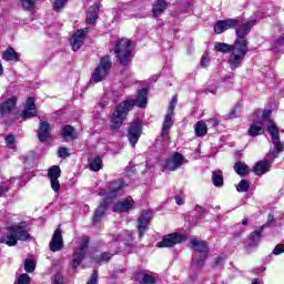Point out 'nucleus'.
<instances>
[{"label": "nucleus", "instance_id": "f257e3e1", "mask_svg": "<svg viewBox=\"0 0 284 284\" xmlns=\"http://www.w3.org/2000/svg\"><path fill=\"white\" fill-rule=\"evenodd\" d=\"M256 26V20L241 21L237 19V23L235 26V34L236 39L234 41L233 52L231 58L229 59L230 68L236 70L241 63H243V59L248 52L247 39L246 37L250 34L253 27Z\"/></svg>", "mask_w": 284, "mask_h": 284}, {"label": "nucleus", "instance_id": "f03ea898", "mask_svg": "<svg viewBox=\"0 0 284 284\" xmlns=\"http://www.w3.org/2000/svg\"><path fill=\"white\" fill-rule=\"evenodd\" d=\"M136 105L138 108H145L148 105V89H142L138 92V95L131 100H124L120 103L111 115L112 130H119L123 125V121L128 116L130 110Z\"/></svg>", "mask_w": 284, "mask_h": 284}, {"label": "nucleus", "instance_id": "7ed1b4c3", "mask_svg": "<svg viewBox=\"0 0 284 284\" xmlns=\"http://www.w3.org/2000/svg\"><path fill=\"white\" fill-rule=\"evenodd\" d=\"M108 190L109 192H105L104 189L98 191V196H105V199L100 203L93 215V225H97V223L103 219V214H105L110 201H114V199H119V196L125 194V191H123V182L121 180L110 182L108 184Z\"/></svg>", "mask_w": 284, "mask_h": 284}, {"label": "nucleus", "instance_id": "20e7f679", "mask_svg": "<svg viewBox=\"0 0 284 284\" xmlns=\"http://www.w3.org/2000/svg\"><path fill=\"white\" fill-rule=\"evenodd\" d=\"M7 230L8 234L0 236V243L9 247H14L18 241L30 240V233L28 232V227H26V223L8 226Z\"/></svg>", "mask_w": 284, "mask_h": 284}, {"label": "nucleus", "instance_id": "39448f33", "mask_svg": "<svg viewBox=\"0 0 284 284\" xmlns=\"http://www.w3.org/2000/svg\"><path fill=\"white\" fill-rule=\"evenodd\" d=\"M270 114H272L271 110H266L263 112V121H267V132L271 134L273 150L270 152V156L272 159H276L281 152L284 150V143L281 141V136L278 135V128L274 121L268 120Z\"/></svg>", "mask_w": 284, "mask_h": 284}, {"label": "nucleus", "instance_id": "423d86ee", "mask_svg": "<svg viewBox=\"0 0 284 284\" xmlns=\"http://www.w3.org/2000/svg\"><path fill=\"white\" fill-rule=\"evenodd\" d=\"M191 247L194 252L193 265L195 267H203L205 265V261L207 260V252H210L207 243L196 237H193L191 240Z\"/></svg>", "mask_w": 284, "mask_h": 284}, {"label": "nucleus", "instance_id": "0eeeda50", "mask_svg": "<svg viewBox=\"0 0 284 284\" xmlns=\"http://www.w3.org/2000/svg\"><path fill=\"white\" fill-rule=\"evenodd\" d=\"M115 57L120 65H130L132 61V41L128 39L116 40Z\"/></svg>", "mask_w": 284, "mask_h": 284}, {"label": "nucleus", "instance_id": "6e6552de", "mask_svg": "<svg viewBox=\"0 0 284 284\" xmlns=\"http://www.w3.org/2000/svg\"><path fill=\"white\" fill-rule=\"evenodd\" d=\"M110 68H112V61L110 60V57H102L99 64L91 74V81L93 83H101V81H103V79L110 74Z\"/></svg>", "mask_w": 284, "mask_h": 284}, {"label": "nucleus", "instance_id": "1a4fd4ad", "mask_svg": "<svg viewBox=\"0 0 284 284\" xmlns=\"http://www.w3.org/2000/svg\"><path fill=\"white\" fill-rule=\"evenodd\" d=\"M176 103H179V97L173 95L162 125V136H168V134H170V128L173 125L172 116H174V108H176Z\"/></svg>", "mask_w": 284, "mask_h": 284}, {"label": "nucleus", "instance_id": "9d476101", "mask_svg": "<svg viewBox=\"0 0 284 284\" xmlns=\"http://www.w3.org/2000/svg\"><path fill=\"white\" fill-rule=\"evenodd\" d=\"M141 134H143V126L141 125V122L133 121L128 130V140L132 148H135L136 143H139Z\"/></svg>", "mask_w": 284, "mask_h": 284}, {"label": "nucleus", "instance_id": "9b49d317", "mask_svg": "<svg viewBox=\"0 0 284 284\" xmlns=\"http://www.w3.org/2000/svg\"><path fill=\"white\" fill-rule=\"evenodd\" d=\"M90 243V239L88 236H82L80 241V247L73 254L72 267L77 268L81 265V261L85 256V252L88 250V244Z\"/></svg>", "mask_w": 284, "mask_h": 284}, {"label": "nucleus", "instance_id": "f8f14e48", "mask_svg": "<svg viewBox=\"0 0 284 284\" xmlns=\"http://www.w3.org/2000/svg\"><path fill=\"white\" fill-rule=\"evenodd\" d=\"M187 237L183 234L173 233L166 235L162 242L158 243V247H174V245H179V243H183Z\"/></svg>", "mask_w": 284, "mask_h": 284}, {"label": "nucleus", "instance_id": "ddd939ff", "mask_svg": "<svg viewBox=\"0 0 284 284\" xmlns=\"http://www.w3.org/2000/svg\"><path fill=\"white\" fill-rule=\"evenodd\" d=\"M88 34V28L85 29H79L75 31L71 37V48L73 52H78V50H81L83 47V43L85 41V36Z\"/></svg>", "mask_w": 284, "mask_h": 284}, {"label": "nucleus", "instance_id": "4468645a", "mask_svg": "<svg viewBox=\"0 0 284 284\" xmlns=\"http://www.w3.org/2000/svg\"><path fill=\"white\" fill-rule=\"evenodd\" d=\"M183 165V156L181 153H174L172 156L168 158L162 166L164 170H169L170 172H174L179 170Z\"/></svg>", "mask_w": 284, "mask_h": 284}, {"label": "nucleus", "instance_id": "2eb2a0df", "mask_svg": "<svg viewBox=\"0 0 284 284\" xmlns=\"http://www.w3.org/2000/svg\"><path fill=\"white\" fill-rule=\"evenodd\" d=\"M152 220V213L148 211H143L138 219V232L140 239L143 237V234L148 232V225H150V221Z\"/></svg>", "mask_w": 284, "mask_h": 284}, {"label": "nucleus", "instance_id": "dca6fc26", "mask_svg": "<svg viewBox=\"0 0 284 284\" xmlns=\"http://www.w3.org/2000/svg\"><path fill=\"white\" fill-rule=\"evenodd\" d=\"M49 247L51 252H61L63 250V234L61 233V229L54 231Z\"/></svg>", "mask_w": 284, "mask_h": 284}, {"label": "nucleus", "instance_id": "f3484780", "mask_svg": "<svg viewBox=\"0 0 284 284\" xmlns=\"http://www.w3.org/2000/svg\"><path fill=\"white\" fill-rule=\"evenodd\" d=\"M17 108V97H11L0 104V119L12 114V110Z\"/></svg>", "mask_w": 284, "mask_h": 284}, {"label": "nucleus", "instance_id": "a211bd4d", "mask_svg": "<svg viewBox=\"0 0 284 284\" xmlns=\"http://www.w3.org/2000/svg\"><path fill=\"white\" fill-rule=\"evenodd\" d=\"M33 116H37V105L34 104V98H28L24 110L22 112V118L32 119Z\"/></svg>", "mask_w": 284, "mask_h": 284}, {"label": "nucleus", "instance_id": "6ab92c4d", "mask_svg": "<svg viewBox=\"0 0 284 284\" xmlns=\"http://www.w3.org/2000/svg\"><path fill=\"white\" fill-rule=\"evenodd\" d=\"M132 207H134V200L132 197H126L124 201L118 202L113 205V212H130Z\"/></svg>", "mask_w": 284, "mask_h": 284}, {"label": "nucleus", "instance_id": "aec40b11", "mask_svg": "<svg viewBox=\"0 0 284 284\" xmlns=\"http://www.w3.org/2000/svg\"><path fill=\"white\" fill-rule=\"evenodd\" d=\"M38 138L42 143L50 138V123H48V121L40 120Z\"/></svg>", "mask_w": 284, "mask_h": 284}, {"label": "nucleus", "instance_id": "412c9836", "mask_svg": "<svg viewBox=\"0 0 284 284\" xmlns=\"http://www.w3.org/2000/svg\"><path fill=\"white\" fill-rule=\"evenodd\" d=\"M113 241L119 242V241H124V245L126 247H132V232L130 231H124L120 235H112Z\"/></svg>", "mask_w": 284, "mask_h": 284}, {"label": "nucleus", "instance_id": "4be33fe9", "mask_svg": "<svg viewBox=\"0 0 284 284\" xmlns=\"http://www.w3.org/2000/svg\"><path fill=\"white\" fill-rule=\"evenodd\" d=\"M61 136L64 141H72L73 139H77V131L72 125H64L61 130Z\"/></svg>", "mask_w": 284, "mask_h": 284}, {"label": "nucleus", "instance_id": "5701e85b", "mask_svg": "<svg viewBox=\"0 0 284 284\" xmlns=\"http://www.w3.org/2000/svg\"><path fill=\"white\" fill-rule=\"evenodd\" d=\"M253 172L257 175L261 176L267 172H270V162L268 161H260L255 164L253 168Z\"/></svg>", "mask_w": 284, "mask_h": 284}, {"label": "nucleus", "instance_id": "b1692460", "mask_svg": "<svg viewBox=\"0 0 284 284\" xmlns=\"http://www.w3.org/2000/svg\"><path fill=\"white\" fill-rule=\"evenodd\" d=\"M165 8H168V2L165 0H158L152 7L153 17H161L165 12Z\"/></svg>", "mask_w": 284, "mask_h": 284}, {"label": "nucleus", "instance_id": "393cba45", "mask_svg": "<svg viewBox=\"0 0 284 284\" xmlns=\"http://www.w3.org/2000/svg\"><path fill=\"white\" fill-rule=\"evenodd\" d=\"M97 17H99V6L94 4L89 8L87 13V23L92 26L97 22Z\"/></svg>", "mask_w": 284, "mask_h": 284}, {"label": "nucleus", "instance_id": "a878e982", "mask_svg": "<svg viewBox=\"0 0 284 284\" xmlns=\"http://www.w3.org/2000/svg\"><path fill=\"white\" fill-rule=\"evenodd\" d=\"M2 59L3 61H13V63H17L19 61V53L12 47H9L2 53Z\"/></svg>", "mask_w": 284, "mask_h": 284}, {"label": "nucleus", "instance_id": "bb28decb", "mask_svg": "<svg viewBox=\"0 0 284 284\" xmlns=\"http://www.w3.org/2000/svg\"><path fill=\"white\" fill-rule=\"evenodd\" d=\"M215 50L217 52H223L224 54H227V52H230V57H229V60H230L232 57V53L234 52V43L227 44V43H223V42H216Z\"/></svg>", "mask_w": 284, "mask_h": 284}, {"label": "nucleus", "instance_id": "cd10ccee", "mask_svg": "<svg viewBox=\"0 0 284 284\" xmlns=\"http://www.w3.org/2000/svg\"><path fill=\"white\" fill-rule=\"evenodd\" d=\"M263 232V229L256 230L253 232L248 241L246 242L247 247H256L258 243H261V233Z\"/></svg>", "mask_w": 284, "mask_h": 284}, {"label": "nucleus", "instance_id": "c85d7f7f", "mask_svg": "<svg viewBox=\"0 0 284 284\" xmlns=\"http://www.w3.org/2000/svg\"><path fill=\"white\" fill-rule=\"evenodd\" d=\"M263 132H265L263 122H254L248 129V136H258V134H263Z\"/></svg>", "mask_w": 284, "mask_h": 284}, {"label": "nucleus", "instance_id": "c756f323", "mask_svg": "<svg viewBox=\"0 0 284 284\" xmlns=\"http://www.w3.org/2000/svg\"><path fill=\"white\" fill-rule=\"evenodd\" d=\"M89 168L92 172H99L103 168V159L101 156H95L89 161Z\"/></svg>", "mask_w": 284, "mask_h": 284}, {"label": "nucleus", "instance_id": "7c9ffc66", "mask_svg": "<svg viewBox=\"0 0 284 284\" xmlns=\"http://www.w3.org/2000/svg\"><path fill=\"white\" fill-rule=\"evenodd\" d=\"M284 48V33L278 36L275 40L272 42V51L273 52H281Z\"/></svg>", "mask_w": 284, "mask_h": 284}, {"label": "nucleus", "instance_id": "2f4dec72", "mask_svg": "<svg viewBox=\"0 0 284 284\" xmlns=\"http://www.w3.org/2000/svg\"><path fill=\"white\" fill-rule=\"evenodd\" d=\"M234 170L236 174H239V176H245L250 172V169L243 162H236L234 165Z\"/></svg>", "mask_w": 284, "mask_h": 284}, {"label": "nucleus", "instance_id": "473e14b6", "mask_svg": "<svg viewBox=\"0 0 284 284\" xmlns=\"http://www.w3.org/2000/svg\"><path fill=\"white\" fill-rule=\"evenodd\" d=\"M212 180L215 187H223V171H214L212 173Z\"/></svg>", "mask_w": 284, "mask_h": 284}, {"label": "nucleus", "instance_id": "72a5a7b5", "mask_svg": "<svg viewBox=\"0 0 284 284\" xmlns=\"http://www.w3.org/2000/svg\"><path fill=\"white\" fill-rule=\"evenodd\" d=\"M195 134L196 136H205V134H207V124L203 121H199L195 124Z\"/></svg>", "mask_w": 284, "mask_h": 284}, {"label": "nucleus", "instance_id": "f704fd0d", "mask_svg": "<svg viewBox=\"0 0 284 284\" xmlns=\"http://www.w3.org/2000/svg\"><path fill=\"white\" fill-rule=\"evenodd\" d=\"M49 179H59L61 176V169L57 165H53L48 171Z\"/></svg>", "mask_w": 284, "mask_h": 284}, {"label": "nucleus", "instance_id": "c9c22d12", "mask_svg": "<svg viewBox=\"0 0 284 284\" xmlns=\"http://www.w3.org/2000/svg\"><path fill=\"white\" fill-rule=\"evenodd\" d=\"M13 181L14 179L7 180L0 184V196H3V194L10 190V185H12Z\"/></svg>", "mask_w": 284, "mask_h": 284}, {"label": "nucleus", "instance_id": "e433bc0d", "mask_svg": "<svg viewBox=\"0 0 284 284\" xmlns=\"http://www.w3.org/2000/svg\"><path fill=\"white\" fill-rule=\"evenodd\" d=\"M112 258V254L102 253L100 256L93 258V263H108Z\"/></svg>", "mask_w": 284, "mask_h": 284}, {"label": "nucleus", "instance_id": "4c0bfd02", "mask_svg": "<svg viewBox=\"0 0 284 284\" xmlns=\"http://www.w3.org/2000/svg\"><path fill=\"white\" fill-rule=\"evenodd\" d=\"M250 190V182L247 180H241L240 183L236 185L237 192H247Z\"/></svg>", "mask_w": 284, "mask_h": 284}, {"label": "nucleus", "instance_id": "58836bf2", "mask_svg": "<svg viewBox=\"0 0 284 284\" xmlns=\"http://www.w3.org/2000/svg\"><path fill=\"white\" fill-rule=\"evenodd\" d=\"M37 0H21V6L23 10H34Z\"/></svg>", "mask_w": 284, "mask_h": 284}, {"label": "nucleus", "instance_id": "ea45409f", "mask_svg": "<svg viewBox=\"0 0 284 284\" xmlns=\"http://www.w3.org/2000/svg\"><path fill=\"white\" fill-rule=\"evenodd\" d=\"M224 23V30H231V28H236V24L239 23V19H226L223 20Z\"/></svg>", "mask_w": 284, "mask_h": 284}, {"label": "nucleus", "instance_id": "a19ab883", "mask_svg": "<svg viewBox=\"0 0 284 284\" xmlns=\"http://www.w3.org/2000/svg\"><path fill=\"white\" fill-rule=\"evenodd\" d=\"M141 284H154L156 283V278L150 274H143L141 280H140Z\"/></svg>", "mask_w": 284, "mask_h": 284}, {"label": "nucleus", "instance_id": "79ce46f5", "mask_svg": "<svg viewBox=\"0 0 284 284\" xmlns=\"http://www.w3.org/2000/svg\"><path fill=\"white\" fill-rule=\"evenodd\" d=\"M6 143L7 146L10 148L11 150H14L17 148V141L14 140V135L12 134L6 136Z\"/></svg>", "mask_w": 284, "mask_h": 284}, {"label": "nucleus", "instance_id": "37998d69", "mask_svg": "<svg viewBox=\"0 0 284 284\" xmlns=\"http://www.w3.org/2000/svg\"><path fill=\"white\" fill-rule=\"evenodd\" d=\"M215 34H223L225 32V24L223 20H219L214 27Z\"/></svg>", "mask_w": 284, "mask_h": 284}, {"label": "nucleus", "instance_id": "c03bdc74", "mask_svg": "<svg viewBox=\"0 0 284 284\" xmlns=\"http://www.w3.org/2000/svg\"><path fill=\"white\" fill-rule=\"evenodd\" d=\"M65 3H68V0H55L53 3V9L55 10V12H59V10H61Z\"/></svg>", "mask_w": 284, "mask_h": 284}, {"label": "nucleus", "instance_id": "a18cd8bd", "mask_svg": "<svg viewBox=\"0 0 284 284\" xmlns=\"http://www.w3.org/2000/svg\"><path fill=\"white\" fill-rule=\"evenodd\" d=\"M34 267H36L34 261H32V260H27V261L24 262V270H26V272H29V273L34 272Z\"/></svg>", "mask_w": 284, "mask_h": 284}, {"label": "nucleus", "instance_id": "49530a36", "mask_svg": "<svg viewBox=\"0 0 284 284\" xmlns=\"http://www.w3.org/2000/svg\"><path fill=\"white\" fill-rule=\"evenodd\" d=\"M50 181L52 190L59 192V190H61V183L59 182V178L50 179Z\"/></svg>", "mask_w": 284, "mask_h": 284}, {"label": "nucleus", "instance_id": "de8ad7c7", "mask_svg": "<svg viewBox=\"0 0 284 284\" xmlns=\"http://www.w3.org/2000/svg\"><path fill=\"white\" fill-rule=\"evenodd\" d=\"M19 284H30V275L23 273L18 277Z\"/></svg>", "mask_w": 284, "mask_h": 284}, {"label": "nucleus", "instance_id": "09e8293b", "mask_svg": "<svg viewBox=\"0 0 284 284\" xmlns=\"http://www.w3.org/2000/svg\"><path fill=\"white\" fill-rule=\"evenodd\" d=\"M87 284H99V273L97 271H93Z\"/></svg>", "mask_w": 284, "mask_h": 284}, {"label": "nucleus", "instance_id": "8fccbe9b", "mask_svg": "<svg viewBox=\"0 0 284 284\" xmlns=\"http://www.w3.org/2000/svg\"><path fill=\"white\" fill-rule=\"evenodd\" d=\"M124 14H126V17H135L136 13H134V7L132 6H126L123 10Z\"/></svg>", "mask_w": 284, "mask_h": 284}, {"label": "nucleus", "instance_id": "3c124183", "mask_svg": "<svg viewBox=\"0 0 284 284\" xmlns=\"http://www.w3.org/2000/svg\"><path fill=\"white\" fill-rule=\"evenodd\" d=\"M58 156L60 159H68V156H70V153H68V149L65 148H60L59 151H58Z\"/></svg>", "mask_w": 284, "mask_h": 284}, {"label": "nucleus", "instance_id": "603ef678", "mask_svg": "<svg viewBox=\"0 0 284 284\" xmlns=\"http://www.w3.org/2000/svg\"><path fill=\"white\" fill-rule=\"evenodd\" d=\"M273 254L275 256H280V254H284V244H277L274 250H273Z\"/></svg>", "mask_w": 284, "mask_h": 284}, {"label": "nucleus", "instance_id": "864d4df0", "mask_svg": "<svg viewBox=\"0 0 284 284\" xmlns=\"http://www.w3.org/2000/svg\"><path fill=\"white\" fill-rule=\"evenodd\" d=\"M201 65L202 68H207V65H210V57L207 54L202 55Z\"/></svg>", "mask_w": 284, "mask_h": 284}, {"label": "nucleus", "instance_id": "5fc2aeb1", "mask_svg": "<svg viewBox=\"0 0 284 284\" xmlns=\"http://www.w3.org/2000/svg\"><path fill=\"white\" fill-rule=\"evenodd\" d=\"M53 284H63V276H61V274H55L53 276Z\"/></svg>", "mask_w": 284, "mask_h": 284}, {"label": "nucleus", "instance_id": "6e6d98bb", "mask_svg": "<svg viewBox=\"0 0 284 284\" xmlns=\"http://www.w3.org/2000/svg\"><path fill=\"white\" fill-rule=\"evenodd\" d=\"M175 203L176 205H183L185 203V200L181 195H176Z\"/></svg>", "mask_w": 284, "mask_h": 284}, {"label": "nucleus", "instance_id": "4d7b16f0", "mask_svg": "<svg viewBox=\"0 0 284 284\" xmlns=\"http://www.w3.org/2000/svg\"><path fill=\"white\" fill-rule=\"evenodd\" d=\"M236 116H239V111H236V109L227 114V119H236Z\"/></svg>", "mask_w": 284, "mask_h": 284}, {"label": "nucleus", "instance_id": "13d9d810", "mask_svg": "<svg viewBox=\"0 0 284 284\" xmlns=\"http://www.w3.org/2000/svg\"><path fill=\"white\" fill-rule=\"evenodd\" d=\"M195 210H196V212H199L200 214H205V210H203V207H201V206H196L195 207Z\"/></svg>", "mask_w": 284, "mask_h": 284}, {"label": "nucleus", "instance_id": "bf43d9fd", "mask_svg": "<svg viewBox=\"0 0 284 284\" xmlns=\"http://www.w3.org/2000/svg\"><path fill=\"white\" fill-rule=\"evenodd\" d=\"M220 263H223V257L221 256L215 258V265H219Z\"/></svg>", "mask_w": 284, "mask_h": 284}, {"label": "nucleus", "instance_id": "052dcab7", "mask_svg": "<svg viewBox=\"0 0 284 284\" xmlns=\"http://www.w3.org/2000/svg\"><path fill=\"white\" fill-rule=\"evenodd\" d=\"M252 284H261V280L256 278V280L253 281Z\"/></svg>", "mask_w": 284, "mask_h": 284}, {"label": "nucleus", "instance_id": "680f3d73", "mask_svg": "<svg viewBox=\"0 0 284 284\" xmlns=\"http://www.w3.org/2000/svg\"><path fill=\"white\" fill-rule=\"evenodd\" d=\"M247 223V220L242 221V225H245Z\"/></svg>", "mask_w": 284, "mask_h": 284}, {"label": "nucleus", "instance_id": "e2e57ef3", "mask_svg": "<svg viewBox=\"0 0 284 284\" xmlns=\"http://www.w3.org/2000/svg\"><path fill=\"white\" fill-rule=\"evenodd\" d=\"M212 122L216 125V122H215V120H212Z\"/></svg>", "mask_w": 284, "mask_h": 284}]
</instances>
